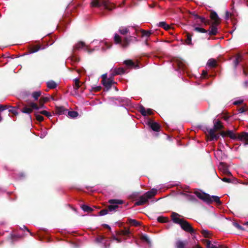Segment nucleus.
I'll return each instance as SVG.
<instances>
[{
  "instance_id": "46",
  "label": "nucleus",
  "mask_w": 248,
  "mask_h": 248,
  "mask_svg": "<svg viewBox=\"0 0 248 248\" xmlns=\"http://www.w3.org/2000/svg\"><path fill=\"white\" fill-rule=\"evenodd\" d=\"M104 239V238L103 236H99V237L96 239V241L97 242H102L103 241Z\"/></svg>"
},
{
  "instance_id": "61",
  "label": "nucleus",
  "mask_w": 248,
  "mask_h": 248,
  "mask_svg": "<svg viewBox=\"0 0 248 248\" xmlns=\"http://www.w3.org/2000/svg\"><path fill=\"white\" fill-rule=\"evenodd\" d=\"M202 74H203V75H206V72H205V71H202Z\"/></svg>"
},
{
  "instance_id": "34",
  "label": "nucleus",
  "mask_w": 248,
  "mask_h": 248,
  "mask_svg": "<svg viewBox=\"0 0 248 248\" xmlns=\"http://www.w3.org/2000/svg\"><path fill=\"white\" fill-rule=\"evenodd\" d=\"M74 81H75V87L74 88L76 90H78L79 89V88L80 87L79 79L76 78L74 79Z\"/></svg>"
},
{
  "instance_id": "55",
  "label": "nucleus",
  "mask_w": 248,
  "mask_h": 248,
  "mask_svg": "<svg viewBox=\"0 0 248 248\" xmlns=\"http://www.w3.org/2000/svg\"><path fill=\"white\" fill-rule=\"evenodd\" d=\"M238 111L239 113H242L245 111V109L244 108H240L239 109Z\"/></svg>"
},
{
  "instance_id": "47",
  "label": "nucleus",
  "mask_w": 248,
  "mask_h": 248,
  "mask_svg": "<svg viewBox=\"0 0 248 248\" xmlns=\"http://www.w3.org/2000/svg\"><path fill=\"white\" fill-rule=\"evenodd\" d=\"M222 181L226 183H230L231 182V180L230 179L224 177L222 179H221Z\"/></svg>"
},
{
  "instance_id": "39",
  "label": "nucleus",
  "mask_w": 248,
  "mask_h": 248,
  "mask_svg": "<svg viewBox=\"0 0 248 248\" xmlns=\"http://www.w3.org/2000/svg\"><path fill=\"white\" fill-rule=\"evenodd\" d=\"M241 56L238 55L234 61V65L235 67H236L239 63L241 61Z\"/></svg>"
},
{
  "instance_id": "18",
  "label": "nucleus",
  "mask_w": 248,
  "mask_h": 248,
  "mask_svg": "<svg viewBox=\"0 0 248 248\" xmlns=\"http://www.w3.org/2000/svg\"><path fill=\"white\" fill-rule=\"evenodd\" d=\"M49 101V98L47 97H44L40 98V99L39 101V108H45L44 103L46 102H47Z\"/></svg>"
},
{
  "instance_id": "13",
  "label": "nucleus",
  "mask_w": 248,
  "mask_h": 248,
  "mask_svg": "<svg viewBox=\"0 0 248 248\" xmlns=\"http://www.w3.org/2000/svg\"><path fill=\"white\" fill-rule=\"evenodd\" d=\"M130 29H132L133 30H135L133 27H121L120 28L119 30V32L123 35H126L128 33H130Z\"/></svg>"
},
{
  "instance_id": "54",
  "label": "nucleus",
  "mask_w": 248,
  "mask_h": 248,
  "mask_svg": "<svg viewBox=\"0 0 248 248\" xmlns=\"http://www.w3.org/2000/svg\"><path fill=\"white\" fill-rule=\"evenodd\" d=\"M224 174L228 176H232V173L229 170L227 171H226V173H225Z\"/></svg>"
},
{
  "instance_id": "23",
  "label": "nucleus",
  "mask_w": 248,
  "mask_h": 248,
  "mask_svg": "<svg viewBox=\"0 0 248 248\" xmlns=\"http://www.w3.org/2000/svg\"><path fill=\"white\" fill-rule=\"evenodd\" d=\"M47 86L49 89H54L57 87V84L53 80L47 82Z\"/></svg>"
},
{
  "instance_id": "38",
  "label": "nucleus",
  "mask_w": 248,
  "mask_h": 248,
  "mask_svg": "<svg viewBox=\"0 0 248 248\" xmlns=\"http://www.w3.org/2000/svg\"><path fill=\"white\" fill-rule=\"evenodd\" d=\"M194 30L197 32L205 33L207 32V31L202 28L195 27Z\"/></svg>"
},
{
  "instance_id": "19",
  "label": "nucleus",
  "mask_w": 248,
  "mask_h": 248,
  "mask_svg": "<svg viewBox=\"0 0 248 248\" xmlns=\"http://www.w3.org/2000/svg\"><path fill=\"white\" fill-rule=\"evenodd\" d=\"M218 168L223 173H226V171H227L229 170L226 165L222 162L220 163Z\"/></svg>"
},
{
  "instance_id": "6",
  "label": "nucleus",
  "mask_w": 248,
  "mask_h": 248,
  "mask_svg": "<svg viewBox=\"0 0 248 248\" xmlns=\"http://www.w3.org/2000/svg\"><path fill=\"white\" fill-rule=\"evenodd\" d=\"M110 205L108 206V209L110 211H113L116 210L118 207V204H122L123 201L121 200L112 199L109 201Z\"/></svg>"
},
{
  "instance_id": "42",
  "label": "nucleus",
  "mask_w": 248,
  "mask_h": 248,
  "mask_svg": "<svg viewBox=\"0 0 248 248\" xmlns=\"http://www.w3.org/2000/svg\"><path fill=\"white\" fill-rule=\"evenodd\" d=\"M57 109L60 114H62L64 110L63 107H57Z\"/></svg>"
},
{
  "instance_id": "53",
  "label": "nucleus",
  "mask_w": 248,
  "mask_h": 248,
  "mask_svg": "<svg viewBox=\"0 0 248 248\" xmlns=\"http://www.w3.org/2000/svg\"><path fill=\"white\" fill-rule=\"evenodd\" d=\"M46 132H44L43 133H41L40 134V138H43L46 135Z\"/></svg>"
},
{
  "instance_id": "52",
  "label": "nucleus",
  "mask_w": 248,
  "mask_h": 248,
  "mask_svg": "<svg viewBox=\"0 0 248 248\" xmlns=\"http://www.w3.org/2000/svg\"><path fill=\"white\" fill-rule=\"evenodd\" d=\"M102 80H107V79H108L107 78V74H103L102 76Z\"/></svg>"
},
{
  "instance_id": "3",
  "label": "nucleus",
  "mask_w": 248,
  "mask_h": 248,
  "mask_svg": "<svg viewBox=\"0 0 248 248\" xmlns=\"http://www.w3.org/2000/svg\"><path fill=\"white\" fill-rule=\"evenodd\" d=\"M92 7L103 6L105 9L111 10L113 5L110 4L108 0H93L91 3Z\"/></svg>"
},
{
  "instance_id": "58",
  "label": "nucleus",
  "mask_w": 248,
  "mask_h": 248,
  "mask_svg": "<svg viewBox=\"0 0 248 248\" xmlns=\"http://www.w3.org/2000/svg\"><path fill=\"white\" fill-rule=\"evenodd\" d=\"M130 233V232H129V230H126L125 231V232H124V235H128Z\"/></svg>"
},
{
  "instance_id": "29",
  "label": "nucleus",
  "mask_w": 248,
  "mask_h": 248,
  "mask_svg": "<svg viewBox=\"0 0 248 248\" xmlns=\"http://www.w3.org/2000/svg\"><path fill=\"white\" fill-rule=\"evenodd\" d=\"M68 115L70 118H74L78 116V113L74 111H69L68 113Z\"/></svg>"
},
{
  "instance_id": "7",
  "label": "nucleus",
  "mask_w": 248,
  "mask_h": 248,
  "mask_svg": "<svg viewBox=\"0 0 248 248\" xmlns=\"http://www.w3.org/2000/svg\"><path fill=\"white\" fill-rule=\"evenodd\" d=\"M29 107H30L25 106V107H24L22 109L21 112L23 113H27V114H30V113H31L32 112L33 109H34L36 110L39 109L38 106L36 104H35V103H33V102L30 103L29 104Z\"/></svg>"
},
{
  "instance_id": "31",
  "label": "nucleus",
  "mask_w": 248,
  "mask_h": 248,
  "mask_svg": "<svg viewBox=\"0 0 248 248\" xmlns=\"http://www.w3.org/2000/svg\"><path fill=\"white\" fill-rule=\"evenodd\" d=\"M129 223L134 226H138L140 225V223L137 220L133 219H129Z\"/></svg>"
},
{
  "instance_id": "44",
  "label": "nucleus",
  "mask_w": 248,
  "mask_h": 248,
  "mask_svg": "<svg viewBox=\"0 0 248 248\" xmlns=\"http://www.w3.org/2000/svg\"><path fill=\"white\" fill-rule=\"evenodd\" d=\"M40 49V47L39 46H36L35 48L32 49L31 50V53H33L37 52L39 49Z\"/></svg>"
},
{
  "instance_id": "26",
  "label": "nucleus",
  "mask_w": 248,
  "mask_h": 248,
  "mask_svg": "<svg viewBox=\"0 0 248 248\" xmlns=\"http://www.w3.org/2000/svg\"><path fill=\"white\" fill-rule=\"evenodd\" d=\"M176 248H185V243L181 241H178L176 243Z\"/></svg>"
},
{
  "instance_id": "64",
  "label": "nucleus",
  "mask_w": 248,
  "mask_h": 248,
  "mask_svg": "<svg viewBox=\"0 0 248 248\" xmlns=\"http://www.w3.org/2000/svg\"><path fill=\"white\" fill-rule=\"evenodd\" d=\"M93 43H97V41H93Z\"/></svg>"
},
{
  "instance_id": "22",
  "label": "nucleus",
  "mask_w": 248,
  "mask_h": 248,
  "mask_svg": "<svg viewBox=\"0 0 248 248\" xmlns=\"http://www.w3.org/2000/svg\"><path fill=\"white\" fill-rule=\"evenodd\" d=\"M217 25H214L213 24L211 28V30L209 31V34L210 35H216L217 33V30L216 26Z\"/></svg>"
},
{
  "instance_id": "51",
  "label": "nucleus",
  "mask_w": 248,
  "mask_h": 248,
  "mask_svg": "<svg viewBox=\"0 0 248 248\" xmlns=\"http://www.w3.org/2000/svg\"><path fill=\"white\" fill-rule=\"evenodd\" d=\"M165 219L162 217H158L157 218V220L159 221V222H165Z\"/></svg>"
},
{
  "instance_id": "45",
  "label": "nucleus",
  "mask_w": 248,
  "mask_h": 248,
  "mask_svg": "<svg viewBox=\"0 0 248 248\" xmlns=\"http://www.w3.org/2000/svg\"><path fill=\"white\" fill-rule=\"evenodd\" d=\"M232 16V14H230L229 12L226 11L225 15V19L228 20Z\"/></svg>"
},
{
  "instance_id": "2",
  "label": "nucleus",
  "mask_w": 248,
  "mask_h": 248,
  "mask_svg": "<svg viewBox=\"0 0 248 248\" xmlns=\"http://www.w3.org/2000/svg\"><path fill=\"white\" fill-rule=\"evenodd\" d=\"M157 193V190L156 189H152L151 191H148L143 196H141L139 200L137 201L135 205H141L146 203L148 200L154 196Z\"/></svg>"
},
{
  "instance_id": "49",
  "label": "nucleus",
  "mask_w": 248,
  "mask_h": 248,
  "mask_svg": "<svg viewBox=\"0 0 248 248\" xmlns=\"http://www.w3.org/2000/svg\"><path fill=\"white\" fill-rule=\"evenodd\" d=\"M101 45H105V46H106L107 48H109L110 46L107 42H101Z\"/></svg>"
},
{
  "instance_id": "30",
  "label": "nucleus",
  "mask_w": 248,
  "mask_h": 248,
  "mask_svg": "<svg viewBox=\"0 0 248 248\" xmlns=\"http://www.w3.org/2000/svg\"><path fill=\"white\" fill-rule=\"evenodd\" d=\"M114 71L115 72L114 75H121L124 73V70L122 68L114 69Z\"/></svg>"
},
{
  "instance_id": "63",
  "label": "nucleus",
  "mask_w": 248,
  "mask_h": 248,
  "mask_svg": "<svg viewBox=\"0 0 248 248\" xmlns=\"http://www.w3.org/2000/svg\"><path fill=\"white\" fill-rule=\"evenodd\" d=\"M144 238L145 239H146V240H147V238L146 236H144Z\"/></svg>"
},
{
  "instance_id": "10",
  "label": "nucleus",
  "mask_w": 248,
  "mask_h": 248,
  "mask_svg": "<svg viewBox=\"0 0 248 248\" xmlns=\"http://www.w3.org/2000/svg\"><path fill=\"white\" fill-rule=\"evenodd\" d=\"M180 225L181 228L185 231L191 233L194 232V230L186 221L183 220Z\"/></svg>"
},
{
  "instance_id": "37",
  "label": "nucleus",
  "mask_w": 248,
  "mask_h": 248,
  "mask_svg": "<svg viewBox=\"0 0 248 248\" xmlns=\"http://www.w3.org/2000/svg\"><path fill=\"white\" fill-rule=\"evenodd\" d=\"M39 113L41 114H43V115H44L46 116H47V117L48 118H50V117L52 116L51 114H50V113H49V112L46 111V110H42V111H40L39 112Z\"/></svg>"
},
{
  "instance_id": "50",
  "label": "nucleus",
  "mask_w": 248,
  "mask_h": 248,
  "mask_svg": "<svg viewBox=\"0 0 248 248\" xmlns=\"http://www.w3.org/2000/svg\"><path fill=\"white\" fill-rule=\"evenodd\" d=\"M7 108V107L6 106H3L0 105V111H2Z\"/></svg>"
},
{
  "instance_id": "20",
  "label": "nucleus",
  "mask_w": 248,
  "mask_h": 248,
  "mask_svg": "<svg viewBox=\"0 0 248 248\" xmlns=\"http://www.w3.org/2000/svg\"><path fill=\"white\" fill-rule=\"evenodd\" d=\"M141 33H142V37L145 38V41H146V42H147L148 38L152 34V32L151 31H146L144 30H142Z\"/></svg>"
},
{
  "instance_id": "9",
  "label": "nucleus",
  "mask_w": 248,
  "mask_h": 248,
  "mask_svg": "<svg viewBox=\"0 0 248 248\" xmlns=\"http://www.w3.org/2000/svg\"><path fill=\"white\" fill-rule=\"evenodd\" d=\"M74 49L77 50L83 49L89 53L91 52V51L90 50L89 46H86L83 42H79L77 43L74 46Z\"/></svg>"
},
{
  "instance_id": "32",
  "label": "nucleus",
  "mask_w": 248,
  "mask_h": 248,
  "mask_svg": "<svg viewBox=\"0 0 248 248\" xmlns=\"http://www.w3.org/2000/svg\"><path fill=\"white\" fill-rule=\"evenodd\" d=\"M216 62L214 59H210L207 62V65L210 67H214L216 65Z\"/></svg>"
},
{
  "instance_id": "15",
  "label": "nucleus",
  "mask_w": 248,
  "mask_h": 248,
  "mask_svg": "<svg viewBox=\"0 0 248 248\" xmlns=\"http://www.w3.org/2000/svg\"><path fill=\"white\" fill-rule=\"evenodd\" d=\"M171 217L173 221L176 223L180 224L183 221V219L179 218V215L175 213H173Z\"/></svg>"
},
{
  "instance_id": "4",
  "label": "nucleus",
  "mask_w": 248,
  "mask_h": 248,
  "mask_svg": "<svg viewBox=\"0 0 248 248\" xmlns=\"http://www.w3.org/2000/svg\"><path fill=\"white\" fill-rule=\"evenodd\" d=\"M132 38V37L130 36L122 39L120 35L116 33L114 36V41L116 44H119L122 47H126L129 45Z\"/></svg>"
},
{
  "instance_id": "28",
  "label": "nucleus",
  "mask_w": 248,
  "mask_h": 248,
  "mask_svg": "<svg viewBox=\"0 0 248 248\" xmlns=\"http://www.w3.org/2000/svg\"><path fill=\"white\" fill-rule=\"evenodd\" d=\"M41 92L40 91L34 92L32 93V97L35 100H37L38 97L41 95Z\"/></svg>"
},
{
  "instance_id": "57",
  "label": "nucleus",
  "mask_w": 248,
  "mask_h": 248,
  "mask_svg": "<svg viewBox=\"0 0 248 248\" xmlns=\"http://www.w3.org/2000/svg\"><path fill=\"white\" fill-rule=\"evenodd\" d=\"M10 112H11L12 113H13V114H16V111L15 110V109H14V108H12L11 109H10L9 110Z\"/></svg>"
},
{
  "instance_id": "14",
  "label": "nucleus",
  "mask_w": 248,
  "mask_h": 248,
  "mask_svg": "<svg viewBox=\"0 0 248 248\" xmlns=\"http://www.w3.org/2000/svg\"><path fill=\"white\" fill-rule=\"evenodd\" d=\"M140 112L143 116H146L147 115H151L153 113L152 109L151 108L145 109L143 107L140 108Z\"/></svg>"
},
{
  "instance_id": "41",
  "label": "nucleus",
  "mask_w": 248,
  "mask_h": 248,
  "mask_svg": "<svg viewBox=\"0 0 248 248\" xmlns=\"http://www.w3.org/2000/svg\"><path fill=\"white\" fill-rule=\"evenodd\" d=\"M108 211L107 209L102 210L99 212V215L101 216L106 215V214H108Z\"/></svg>"
},
{
  "instance_id": "43",
  "label": "nucleus",
  "mask_w": 248,
  "mask_h": 248,
  "mask_svg": "<svg viewBox=\"0 0 248 248\" xmlns=\"http://www.w3.org/2000/svg\"><path fill=\"white\" fill-rule=\"evenodd\" d=\"M243 100L242 99H238L237 100H236L234 101L233 104L235 105H239L242 103Z\"/></svg>"
},
{
  "instance_id": "17",
  "label": "nucleus",
  "mask_w": 248,
  "mask_h": 248,
  "mask_svg": "<svg viewBox=\"0 0 248 248\" xmlns=\"http://www.w3.org/2000/svg\"><path fill=\"white\" fill-rule=\"evenodd\" d=\"M102 83L107 89V90H108L110 88L112 85V80L110 79H107V80H102Z\"/></svg>"
},
{
  "instance_id": "40",
  "label": "nucleus",
  "mask_w": 248,
  "mask_h": 248,
  "mask_svg": "<svg viewBox=\"0 0 248 248\" xmlns=\"http://www.w3.org/2000/svg\"><path fill=\"white\" fill-rule=\"evenodd\" d=\"M35 115L36 119L38 121L42 122V121H43L44 118L43 116H42L41 115L38 114H35Z\"/></svg>"
},
{
  "instance_id": "8",
  "label": "nucleus",
  "mask_w": 248,
  "mask_h": 248,
  "mask_svg": "<svg viewBox=\"0 0 248 248\" xmlns=\"http://www.w3.org/2000/svg\"><path fill=\"white\" fill-rule=\"evenodd\" d=\"M205 245L207 248H227L216 241H211L208 240H205Z\"/></svg>"
},
{
  "instance_id": "25",
  "label": "nucleus",
  "mask_w": 248,
  "mask_h": 248,
  "mask_svg": "<svg viewBox=\"0 0 248 248\" xmlns=\"http://www.w3.org/2000/svg\"><path fill=\"white\" fill-rule=\"evenodd\" d=\"M158 26L162 27L166 30H168L170 28L169 25L167 24L165 22H160L158 23Z\"/></svg>"
},
{
  "instance_id": "48",
  "label": "nucleus",
  "mask_w": 248,
  "mask_h": 248,
  "mask_svg": "<svg viewBox=\"0 0 248 248\" xmlns=\"http://www.w3.org/2000/svg\"><path fill=\"white\" fill-rule=\"evenodd\" d=\"M92 88H93V90L94 91H98L101 89V86H95V87H93Z\"/></svg>"
},
{
  "instance_id": "16",
  "label": "nucleus",
  "mask_w": 248,
  "mask_h": 248,
  "mask_svg": "<svg viewBox=\"0 0 248 248\" xmlns=\"http://www.w3.org/2000/svg\"><path fill=\"white\" fill-rule=\"evenodd\" d=\"M149 125L152 130L155 131H158L159 130L160 126L159 124L156 122H149Z\"/></svg>"
},
{
  "instance_id": "5",
  "label": "nucleus",
  "mask_w": 248,
  "mask_h": 248,
  "mask_svg": "<svg viewBox=\"0 0 248 248\" xmlns=\"http://www.w3.org/2000/svg\"><path fill=\"white\" fill-rule=\"evenodd\" d=\"M227 135L232 139H238L241 141H248V133L242 132L236 135L232 131H228Z\"/></svg>"
},
{
  "instance_id": "21",
  "label": "nucleus",
  "mask_w": 248,
  "mask_h": 248,
  "mask_svg": "<svg viewBox=\"0 0 248 248\" xmlns=\"http://www.w3.org/2000/svg\"><path fill=\"white\" fill-rule=\"evenodd\" d=\"M196 18H199L200 19L201 22L204 24L205 25H209L210 24V21L208 20H206L205 18L201 16H199L197 15H194Z\"/></svg>"
},
{
  "instance_id": "35",
  "label": "nucleus",
  "mask_w": 248,
  "mask_h": 248,
  "mask_svg": "<svg viewBox=\"0 0 248 248\" xmlns=\"http://www.w3.org/2000/svg\"><path fill=\"white\" fill-rule=\"evenodd\" d=\"M124 63L129 67H134L135 66L134 63L131 60H126L124 62Z\"/></svg>"
},
{
  "instance_id": "12",
  "label": "nucleus",
  "mask_w": 248,
  "mask_h": 248,
  "mask_svg": "<svg viewBox=\"0 0 248 248\" xmlns=\"http://www.w3.org/2000/svg\"><path fill=\"white\" fill-rule=\"evenodd\" d=\"M211 18L213 21V24L214 25H218L219 23V18L217 15V14L215 12H213L211 13L210 15Z\"/></svg>"
},
{
  "instance_id": "33",
  "label": "nucleus",
  "mask_w": 248,
  "mask_h": 248,
  "mask_svg": "<svg viewBox=\"0 0 248 248\" xmlns=\"http://www.w3.org/2000/svg\"><path fill=\"white\" fill-rule=\"evenodd\" d=\"M81 208L84 211L87 212H91L93 210L90 207L86 205H82L81 206Z\"/></svg>"
},
{
  "instance_id": "36",
  "label": "nucleus",
  "mask_w": 248,
  "mask_h": 248,
  "mask_svg": "<svg viewBox=\"0 0 248 248\" xmlns=\"http://www.w3.org/2000/svg\"><path fill=\"white\" fill-rule=\"evenodd\" d=\"M186 44L187 45H191V35L188 33L187 34V38L186 40Z\"/></svg>"
},
{
  "instance_id": "56",
  "label": "nucleus",
  "mask_w": 248,
  "mask_h": 248,
  "mask_svg": "<svg viewBox=\"0 0 248 248\" xmlns=\"http://www.w3.org/2000/svg\"><path fill=\"white\" fill-rule=\"evenodd\" d=\"M113 239L116 240L117 241V242L118 243H120L121 242V240L120 239H119V238L116 237H113Z\"/></svg>"
},
{
  "instance_id": "11",
  "label": "nucleus",
  "mask_w": 248,
  "mask_h": 248,
  "mask_svg": "<svg viewBox=\"0 0 248 248\" xmlns=\"http://www.w3.org/2000/svg\"><path fill=\"white\" fill-rule=\"evenodd\" d=\"M217 130L213 128H211L208 131V140L210 141L213 140H217L219 136L218 135L216 134V131Z\"/></svg>"
},
{
  "instance_id": "59",
  "label": "nucleus",
  "mask_w": 248,
  "mask_h": 248,
  "mask_svg": "<svg viewBox=\"0 0 248 248\" xmlns=\"http://www.w3.org/2000/svg\"><path fill=\"white\" fill-rule=\"evenodd\" d=\"M243 71H244V73H245V74H246V75L247 74L246 67L243 68Z\"/></svg>"
},
{
  "instance_id": "24",
  "label": "nucleus",
  "mask_w": 248,
  "mask_h": 248,
  "mask_svg": "<svg viewBox=\"0 0 248 248\" xmlns=\"http://www.w3.org/2000/svg\"><path fill=\"white\" fill-rule=\"evenodd\" d=\"M222 125L220 124V121H215L214 122V128L216 130H219L222 128Z\"/></svg>"
},
{
  "instance_id": "60",
  "label": "nucleus",
  "mask_w": 248,
  "mask_h": 248,
  "mask_svg": "<svg viewBox=\"0 0 248 248\" xmlns=\"http://www.w3.org/2000/svg\"><path fill=\"white\" fill-rule=\"evenodd\" d=\"M236 227L239 229H242V227L241 226H240L238 224H236Z\"/></svg>"
},
{
  "instance_id": "27",
  "label": "nucleus",
  "mask_w": 248,
  "mask_h": 248,
  "mask_svg": "<svg viewBox=\"0 0 248 248\" xmlns=\"http://www.w3.org/2000/svg\"><path fill=\"white\" fill-rule=\"evenodd\" d=\"M201 232L205 237H209L211 235L210 232L207 230H202Z\"/></svg>"
},
{
  "instance_id": "1",
  "label": "nucleus",
  "mask_w": 248,
  "mask_h": 248,
  "mask_svg": "<svg viewBox=\"0 0 248 248\" xmlns=\"http://www.w3.org/2000/svg\"><path fill=\"white\" fill-rule=\"evenodd\" d=\"M194 194L198 198L208 204H210L213 202H216L218 205H220L221 203L219 197L217 196H211L208 194L205 193L199 190L195 191L194 192Z\"/></svg>"
},
{
  "instance_id": "62",
  "label": "nucleus",
  "mask_w": 248,
  "mask_h": 248,
  "mask_svg": "<svg viewBox=\"0 0 248 248\" xmlns=\"http://www.w3.org/2000/svg\"><path fill=\"white\" fill-rule=\"evenodd\" d=\"M106 227H107L108 228V229H110V227H109L108 225H106Z\"/></svg>"
}]
</instances>
